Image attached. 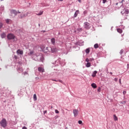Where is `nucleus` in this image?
<instances>
[{"instance_id": "1", "label": "nucleus", "mask_w": 129, "mask_h": 129, "mask_svg": "<svg viewBox=\"0 0 129 129\" xmlns=\"http://www.w3.org/2000/svg\"><path fill=\"white\" fill-rule=\"evenodd\" d=\"M35 60L36 61H40L43 62V61H44V56H43V54H39V55H36Z\"/></svg>"}, {"instance_id": "2", "label": "nucleus", "mask_w": 129, "mask_h": 129, "mask_svg": "<svg viewBox=\"0 0 129 129\" xmlns=\"http://www.w3.org/2000/svg\"><path fill=\"white\" fill-rule=\"evenodd\" d=\"M0 124L2 127H6L8 124L7 120L5 118H3L0 122Z\"/></svg>"}, {"instance_id": "3", "label": "nucleus", "mask_w": 129, "mask_h": 129, "mask_svg": "<svg viewBox=\"0 0 129 129\" xmlns=\"http://www.w3.org/2000/svg\"><path fill=\"white\" fill-rule=\"evenodd\" d=\"M29 15H31V12H27L25 14H24V13H22L19 16V19H23V18H26V17H28Z\"/></svg>"}, {"instance_id": "4", "label": "nucleus", "mask_w": 129, "mask_h": 129, "mask_svg": "<svg viewBox=\"0 0 129 129\" xmlns=\"http://www.w3.org/2000/svg\"><path fill=\"white\" fill-rule=\"evenodd\" d=\"M11 16L12 17V18H14L15 17H16V16H17V15H18V14H21V12H17V11L16 10H11Z\"/></svg>"}, {"instance_id": "5", "label": "nucleus", "mask_w": 129, "mask_h": 129, "mask_svg": "<svg viewBox=\"0 0 129 129\" xmlns=\"http://www.w3.org/2000/svg\"><path fill=\"white\" fill-rule=\"evenodd\" d=\"M7 38L8 40H15L16 37L14 34L10 33L7 35Z\"/></svg>"}, {"instance_id": "6", "label": "nucleus", "mask_w": 129, "mask_h": 129, "mask_svg": "<svg viewBox=\"0 0 129 129\" xmlns=\"http://www.w3.org/2000/svg\"><path fill=\"white\" fill-rule=\"evenodd\" d=\"M47 49L48 50H50V52H51V53H56V52H57V49H56L55 47H48V48H47Z\"/></svg>"}, {"instance_id": "7", "label": "nucleus", "mask_w": 129, "mask_h": 129, "mask_svg": "<svg viewBox=\"0 0 129 129\" xmlns=\"http://www.w3.org/2000/svg\"><path fill=\"white\" fill-rule=\"evenodd\" d=\"M121 14L122 15H128L129 11L128 9L124 8L122 10V11H121Z\"/></svg>"}, {"instance_id": "8", "label": "nucleus", "mask_w": 129, "mask_h": 129, "mask_svg": "<svg viewBox=\"0 0 129 129\" xmlns=\"http://www.w3.org/2000/svg\"><path fill=\"white\" fill-rule=\"evenodd\" d=\"M17 69L18 72H19V73H22V72L24 71V70H23V68L20 66H18Z\"/></svg>"}, {"instance_id": "9", "label": "nucleus", "mask_w": 129, "mask_h": 129, "mask_svg": "<svg viewBox=\"0 0 129 129\" xmlns=\"http://www.w3.org/2000/svg\"><path fill=\"white\" fill-rule=\"evenodd\" d=\"M84 27L85 29H87V30L90 29V26H89V23H88V22H85Z\"/></svg>"}, {"instance_id": "10", "label": "nucleus", "mask_w": 129, "mask_h": 129, "mask_svg": "<svg viewBox=\"0 0 129 129\" xmlns=\"http://www.w3.org/2000/svg\"><path fill=\"white\" fill-rule=\"evenodd\" d=\"M61 61H60V59H57L54 63L53 65L54 66H58V65H60Z\"/></svg>"}, {"instance_id": "11", "label": "nucleus", "mask_w": 129, "mask_h": 129, "mask_svg": "<svg viewBox=\"0 0 129 129\" xmlns=\"http://www.w3.org/2000/svg\"><path fill=\"white\" fill-rule=\"evenodd\" d=\"M77 46H83L84 45V41H78L76 43Z\"/></svg>"}, {"instance_id": "12", "label": "nucleus", "mask_w": 129, "mask_h": 129, "mask_svg": "<svg viewBox=\"0 0 129 129\" xmlns=\"http://www.w3.org/2000/svg\"><path fill=\"white\" fill-rule=\"evenodd\" d=\"M73 113L75 117H76L77 115H78V110L77 109H74L73 110Z\"/></svg>"}, {"instance_id": "13", "label": "nucleus", "mask_w": 129, "mask_h": 129, "mask_svg": "<svg viewBox=\"0 0 129 129\" xmlns=\"http://www.w3.org/2000/svg\"><path fill=\"white\" fill-rule=\"evenodd\" d=\"M17 53L18 55H23V54H24V52L23 50H21V49H18L17 51Z\"/></svg>"}, {"instance_id": "14", "label": "nucleus", "mask_w": 129, "mask_h": 129, "mask_svg": "<svg viewBox=\"0 0 129 129\" xmlns=\"http://www.w3.org/2000/svg\"><path fill=\"white\" fill-rule=\"evenodd\" d=\"M78 14H79V10H77L75 13V14L74 15V17L75 18H76L77 17V16H78Z\"/></svg>"}, {"instance_id": "15", "label": "nucleus", "mask_w": 129, "mask_h": 129, "mask_svg": "<svg viewBox=\"0 0 129 129\" xmlns=\"http://www.w3.org/2000/svg\"><path fill=\"white\" fill-rule=\"evenodd\" d=\"M1 37L2 39L6 38V33L3 32L1 34Z\"/></svg>"}, {"instance_id": "16", "label": "nucleus", "mask_w": 129, "mask_h": 129, "mask_svg": "<svg viewBox=\"0 0 129 129\" xmlns=\"http://www.w3.org/2000/svg\"><path fill=\"white\" fill-rule=\"evenodd\" d=\"M51 80L52 81H55V82H58V81H59V82H60V83H63V81H62V80H60L52 79Z\"/></svg>"}, {"instance_id": "17", "label": "nucleus", "mask_w": 129, "mask_h": 129, "mask_svg": "<svg viewBox=\"0 0 129 129\" xmlns=\"http://www.w3.org/2000/svg\"><path fill=\"white\" fill-rule=\"evenodd\" d=\"M48 48H49V47H46V49L43 50L44 53H48V52H50V49H48Z\"/></svg>"}, {"instance_id": "18", "label": "nucleus", "mask_w": 129, "mask_h": 129, "mask_svg": "<svg viewBox=\"0 0 129 129\" xmlns=\"http://www.w3.org/2000/svg\"><path fill=\"white\" fill-rule=\"evenodd\" d=\"M51 43L53 45H55V38H51Z\"/></svg>"}, {"instance_id": "19", "label": "nucleus", "mask_w": 129, "mask_h": 129, "mask_svg": "<svg viewBox=\"0 0 129 129\" xmlns=\"http://www.w3.org/2000/svg\"><path fill=\"white\" fill-rule=\"evenodd\" d=\"M38 71H39V72H44V69L43 68L39 67L38 68Z\"/></svg>"}, {"instance_id": "20", "label": "nucleus", "mask_w": 129, "mask_h": 129, "mask_svg": "<svg viewBox=\"0 0 129 129\" xmlns=\"http://www.w3.org/2000/svg\"><path fill=\"white\" fill-rule=\"evenodd\" d=\"M90 66H91V63L90 62H87L86 64V67H87V68L90 67Z\"/></svg>"}, {"instance_id": "21", "label": "nucleus", "mask_w": 129, "mask_h": 129, "mask_svg": "<svg viewBox=\"0 0 129 129\" xmlns=\"http://www.w3.org/2000/svg\"><path fill=\"white\" fill-rule=\"evenodd\" d=\"M97 73V71H95L93 72V75L92 76L93 77H95V76H96V74Z\"/></svg>"}, {"instance_id": "22", "label": "nucleus", "mask_w": 129, "mask_h": 129, "mask_svg": "<svg viewBox=\"0 0 129 129\" xmlns=\"http://www.w3.org/2000/svg\"><path fill=\"white\" fill-rule=\"evenodd\" d=\"M33 54H34V51L33 50H31L28 53V55H29V56H32Z\"/></svg>"}, {"instance_id": "23", "label": "nucleus", "mask_w": 129, "mask_h": 129, "mask_svg": "<svg viewBox=\"0 0 129 129\" xmlns=\"http://www.w3.org/2000/svg\"><path fill=\"white\" fill-rule=\"evenodd\" d=\"M91 86H92V87H93V88H94V89H95V88H96V87H97V86H96V84H95L94 83H92L91 84Z\"/></svg>"}, {"instance_id": "24", "label": "nucleus", "mask_w": 129, "mask_h": 129, "mask_svg": "<svg viewBox=\"0 0 129 129\" xmlns=\"http://www.w3.org/2000/svg\"><path fill=\"white\" fill-rule=\"evenodd\" d=\"M117 31L118 32V33H119L120 34H121V33H122V30L119 28L117 29Z\"/></svg>"}, {"instance_id": "25", "label": "nucleus", "mask_w": 129, "mask_h": 129, "mask_svg": "<svg viewBox=\"0 0 129 129\" xmlns=\"http://www.w3.org/2000/svg\"><path fill=\"white\" fill-rule=\"evenodd\" d=\"M33 99L34 101H36V100H37V95H36V94L33 95Z\"/></svg>"}, {"instance_id": "26", "label": "nucleus", "mask_w": 129, "mask_h": 129, "mask_svg": "<svg viewBox=\"0 0 129 129\" xmlns=\"http://www.w3.org/2000/svg\"><path fill=\"white\" fill-rule=\"evenodd\" d=\"M43 11H40V13L36 14L37 16H41L43 15Z\"/></svg>"}, {"instance_id": "27", "label": "nucleus", "mask_w": 129, "mask_h": 129, "mask_svg": "<svg viewBox=\"0 0 129 129\" xmlns=\"http://www.w3.org/2000/svg\"><path fill=\"white\" fill-rule=\"evenodd\" d=\"M65 60H62V62H60L61 66H64L65 65Z\"/></svg>"}, {"instance_id": "28", "label": "nucleus", "mask_w": 129, "mask_h": 129, "mask_svg": "<svg viewBox=\"0 0 129 129\" xmlns=\"http://www.w3.org/2000/svg\"><path fill=\"white\" fill-rule=\"evenodd\" d=\"M94 47L95 48V49H97V48H98L99 46H98V44L96 43L94 45Z\"/></svg>"}, {"instance_id": "29", "label": "nucleus", "mask_w": 129, "mask_h": 129, "mask_svg": "<svg viewBox=\"0 0 129 129\" xmlns=\"http://www.w3.org/2000/svg\"><path fill=\"white\" fill-rule=\"evenodd\" d=\"M89 52H90V49H89V48H87L86 49V53L87 54H88V53H89Z\"/></svg>"}, {"instance_id": "30", "label": "nucleus", "mask_w": 129, "mask_h": 129, "mask_svg": "<svg viewBox=\"0 0 129 129\" xmlns=\"http://www.w3.org/2000/svg\"><path fill=\"white\" fill-rule=\"evenodd\" d=\"M4 26V24H3V23L0 22V29H2V28H3Z\"/></svg>"}, {"instance_id": "31", "label": "nucleus", "mask_w": 129, "mask_h": 129, "mask_svg": "<svg viewBox=\"0 0 129 129\" xmlns=\"http://www.w3.org/2000/svg\"><path fill=\"white\" fill-rule=\"evenodd\" d=\"M10 21H11L10 19H6V22L7 24H10Z\"/></svg>"}, {"instance_id": "32", "label": "nucleus", "mask_w": 129, "mask_h": 129, "mask_svg": "<svg viewBox=\"0 0 129 129\" xmlns=\"http://www.w3.org/2000/svg\"><path fill=\"white\" fill-rule=\"evenodd\" d=\"M113 116L114 120H117V117L116 116V115H114Z\"/></svg>"}, {"instance_id": "33", "label": "nucleus", "mask_w": 129, "mask_h": 129, "mask_svg": "<svg viewBox=\"0 0 129 129\" xmlns=\"http://www.w3.org/2000/svg\"><path fill=\"white\" fill-rule=\"evenodd\" d=\"M35 80L36 81H39V80H40V78L37 77L35 78Z\"/></svg>"}, {"instance_id": "34", "label": "nucleus", "mask_w": 129, "mask_h": 129, "mask_svg": "<svg viewBox=\"0 0 129 129\" xmlns=\"http://www.w3.org/2000/svg\"><path fill=\"white\" fill-rule=\"evenodd\" d=\"M101 91V87H99L97 89V91L98 92H100V91Z\"/></svg>"}, {"instance_id": "35", "label": "nucleus", "mask_w": 129, "mask_h": 129, "mask_svg": "<svg viewBox=\"0 0 129 129\" xmlns=\"http://www.w3.org/2000/svg\"><path fill=\"white\" fill-rule=\"evenodd\" d=\"M77 30L79 32H82V28H78Z\"/></svg>"}, {"instance_id": "36", "label": "nucleus", "mask_w": 129, "mask_h": 129, "mask_svg": "<svg viewBox=\"0 0 129 129\" xmlns=\"http://www.w3.org/2000/svg\"><path fill=\"white\" fill-rule=\"evenodd\" d=\"M117 80H118V79L116 78L114 79V81H115V82H117Z\"/></svg>"}, {"instance_id": "37", "label": "nucleus", "mask_w": 129, "mask_h": 129, "mask_svg": "<svg viewBox=\"0 0 129 129\" xmlns=\"http://www.w3.org/2000/svg\"><path fill=\"white\" fill-rule=\"evenodd\" d=\"M123 53V49H121L120 51V55H121V54H122Z\"/></svg>"}, {"instance_id": "38", "label": "nucleus", "mask_w": 129, "mask_h": 129, "mask_svg": "<svg viewBox=\"0 0 129 129\" xmlns=\"http://www.w3.org/2000/svg\"><path fill=\"white\" fill-rule=\"evenodd\" d=\"M78 123H79V124H82V121H81V120H79Z\"/></svg>"}, {"instance_id": "39", "label": "nucleus", "mask_w": 129, "mask_h": 129, "mask_svg": "<svg viewBox=\"0 0 129 129\" xmlns=\"http://www.w3.org/2000/svg\"><path fill=\"white\" fill-rule=\"evenodd\" d=\"M103 4H105L107 2V0H102Z\"/></svg>"}, {"instance_id": "40", "label": "nucleus", "mask_w": 129, "mask_h": 129, "mask_svg": "<svg viewBox=\"0 0 129 129\" xmlns=\"http://www.w3.org/2000/svg\"><path fill=\"white\" fill-rule=\"evenodd\" d=\"M90 61H94V58H93V57L90 58Z\"/></svg>"}, {"instance_id": "41", "label": "nucleus", "mask_w": 129, "mask_h": 129, "mask_svg": "<svg viewBox=\"0 0 129 129\" xmlns=\"http://www.w3.org/2000/svg\"><path fill=\"white\" fill-rule=\"evenodd\" d=\"M55 113H59V111H58V110H57V109H55Z\"/></svg>"}, {"instance_id": "42", "label": "nucleus", "mask_w": 129, "mask_h": 129, "mask_svg": "<svg viewBox=\"0 0 129 129\" xmlns=\"http://www.w3.org/2000/svg\"><path fill=\"white\" fill-rule=\"evenodd\" d=\"M83 14L84 15H86V14H87V11H84Z\"/></svg>"}, {"instance_id": "43", "label": "nucleus", "mask_w": 129, "mask_h": 129, "mask_svg": "<svg viewBox=\"0 0 129 129\" xmlns=\"http://www.w3.org/2000/svg\"><path fill=\"white\" fill-rule=\"evenodd\" d=\"M86 62H88V63L89 62V59L86 58Z\"/></svg>"}, {"instance_id": "44", "label": "nucleus", "mask_w": 129, "mask_h": 129, "mask_svg": "<svg viewBox=\"0 0 129 129\" xmlns=\"http://www.w3.org/2000/svg\"><path fill=\"white\" fill-rule=\"evenodd\" d=\"M119 82L120 84H121V79H119Z\"/></svg>"}, {"instance_id": "45", "label": "nucleus", "mask_w": 129, "mask_h": 129, "mask_svg": "<svg viewBox=\"0 0 129 129\" xmlns=\"http://www.w3.org/2000/svg\"><path fill=\"white\" fill-rule=\"evenodd\" d=\"M121 103L122 104H124L125 103V101H122V102H121Z\"/></svg>"}, {"instance_id": "46", "label": "nucleus", "mask_w": 129, "mask_h": 129, "mask_svg": "<svg viewBox=\"0 0 129 129\" xmlns=\"http://www.w3.org/2000/svg\"><path fill=\"white\" fill-rule=\"evenodd\" d=\"M27 74H28V73H27L26 72H25L24 73V75H27Z\"/></svg>"}, {"instance_id": "47", "label": "nucleus", "mask_w": 129, "mask_h": 129, "mask_svg": "<svg viewBox=\"0 0 129 129\" xmlns=\"http://www.w3.org/2000/svg\"><path fill=\"white\" fill-rule=\"evenodd\" d=\"M126 93V91H123V94H125Z\"/></svg>"}, {"instance_id": "48", "label": "nucleus", "mask_w": 129, "mask_h": 129, "mask_svg": "<svg viewBox=\"0 0 129 129\" xmlns=\"http://www.w3.org/2000/svg\"><path fill=\"white\" fill-rule=\"evenodd\" d=\"M15 59H18V56L17 55H14Z\"/></svg>"}, {"instance_id": "49", "label": "nucleus", "mask_w": 129, "mask_h": 129, "mask_svg": "<svg viewBox=\"0 0 129 129\" xmlns=\"http://www.w3.org/2000/svg\"><path fill=\"white\" fill-rule=\"evenodd\" d=\"M43 113H44V114H45V113H47V110L44 111Z\"/></svg>"}, {"instance_id": "50", "label": "nucleus", "mask_w": 129, "mask_h": 129, "mask_svg": "<svg viewBox=\"0 0 129 129\" xmlns=\"http://www.w3.org/2000/svg\"><path fill=\"white\" fill-rule=\"evenodd\" d=\"M22 129H27V128L26 126H24V127H23Z\"/></svg>"}, {"instance_id": "51", "label": "nucleus", "mask_w": 129, "mask_h": 129, "mask_svg": "<svg viewBox=\"0 0 129 129\" xmlns=\"http://www.w3.org/2000/svg\"><path fill=\"white\" fill-rule=\"evenodd\" d=\"M127 69L129 68V64H127Z\"/></svg>"}, {"instance_id": "52", "label": "nucleus", "mask_w": 129, "mask_h": 129, "mask_svg": "<svg viewBox=\"0 0 129 129\" xmlns=\"http://www.w3.org/2000/svg\"><path fill=\"white\" fill-rule=\"evenodd\" d=\"M78 2H79V3H81V0H78Z\"/></svg>"}, {"instance_id": "53", "label": "nucleus", "mask_w": 129, "mask_h": 129, "mask_svg": "<svg viewBox=\"0 0 129 129\" xmlns=\"http://www.w3.org/2000/svg\"><path fill=\"white\" fill-rule=\"evenodd\" d=\"M123 1H124V0H122V1L121 2V3H123Z\"/></svg>"}, {"instance_id": "54", "label": "nucleus", "mask_w": 129, "mask_h": 129, "mask_svg": "<svg viewBox=\"0 0 129 129\" xmlns=\"http://www.w3.org/2000/svg\"><path fill=\"white\" fill-rule=\"evenodd\" d=\"M110 74H112V73L110 72Z\"/></svg>"}, {"instance_id": "55", "label": "nucleus", "mask_w": 129, "mask_h": 129, "mask_svg": "<svg viewBox=\"0 0 129 129\" xmlns=\"http://www.w3.org/2000/svg\"><path fill=\"white\" fill-rule=\"evenodd\" d=\"M51 109L53 108V106H51Z\"/></svg>"}, {"instance_id": "56", "label": "nucleus", "mask_w": 129, "mask_h": 129, "mask_svg": "<svg viewBox=\"0 0 129 129\" xmlns=\"http://www.w3.org/2000/svg\"><path fill=\"white\" fill-rule=\"evenodd\" d=\"M118 3H116V5H118Z\"/></svg>"}, {"instance_id": "57", "label": "nucleus", "mask_w": 129, "mask_h": 129, "mask_svg": "<svg viewBox=\"0 0 129 129\" xmlns=\"http://www.w3.org/2000/svg\"><path fill=\"white\" fill-rule=\"evenodd\" d=\"M39 26H40V24H39Z\"/></svg>"}, {"instance_id": "58", "label": "nucleus", "mask_w": 129, "mask_h": 129, "mask_svg": "<svg viewBox=\"0 0 129 129\" xmlns=\"http://www.w3.org/2000/svg\"><path fill=\"white\" fill-rule=\"evenodd\" d=\"M1 1H4V0H1Z\"/></svg>"}]
</instances>
